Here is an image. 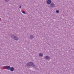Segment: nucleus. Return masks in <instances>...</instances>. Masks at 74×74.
<instances>
[{"mask_svg":"<svg viewBox=\"0 0 74 74\" xmlns=\"http://www.w3.org/2000/svg\"><path fill=\"white\" fill-rule=\"evenodd\" d=\"M44 58L46 59H47V60H49L50 59H51L50 57H49L48 56H46L44 57Z\"/></svg>","mask_w":74,"mask_h":74,"instance_id":"nucleus-2","label":"nucleus"},{"mask_svg":"<svg viewBox=\"0 0 74 74\" xmlns=\"http://www.w3.org/2000/svg\"><path fill=\"white\" fill-rule=\"evenodd\" d=\"M50 7L51 8H54L55 7V5L53 3H51V4L50 5Z\"/></svg>","mask_w":74,"mask_h":74,"instance_id":"nucleus-5","label":"nucleus"},{"mask_svg":"<svg viewBox=\"0 0 74 74\" xmlns=\"http://www.w3.org/2000/svg\"><path fill=\"white\" fill-rule=\"evenodd\" d=\"M13 39H14V40H16V41H18V40H19V38H18V37L16 36H15L14 38Z\"/></svg>","mask_w":74,"mask_h":74,"instance_id":"nucleus-6","label":"nucleus"},{"mask_svg":"<svg viewBox=\"0 0 74 74\" xmlns=\"http://www.w3.org/2000/svg\"><path fill=\"white\" fill-rule=\"evenodd\" d=\"M1 21V18H0V21Z\"/></svg>","mask_w":74,"mask_h":74,"instance_id":"nucleus-15","label":"nucleus"},{"mask_svg":"<svg viewBox=\"0 0 74 74\" xmlns=\"http://www.w3.org/2000/svg\"><path fill=\"white\" fill-rule=\"evenodd\" d=\"M39 56H41V57H42L43 56V54L42 53H40L39 55Z\"/></svg>","mask_w":74,"mask_h":74,"instance_id":"nucleus-10","label":"nucleus"},{"mask_svg":"<svg viewBox=\"0 0 74 74\" xmlns=\"http://www.w3.org/2000/svg\"><path fill=\"white\" fill-rule=\"evenodd\" d=\"M16 36L14 35V34H12V35H11L10 36V37H11V38H13V39H14L15 37Z\"/></svg>","mask_w":74,"mask_h":74,"instance_id":"nucleus-7","label":"nucleus"},{"mask_svg":"<svg viewBox=\"0 0 74 74\" xmlns=\"http://www.w3.org/2000/svg\"><path fill=\"white\" fill-rule=\"evenodd\" d=\"M34 37V36L32 35H31L30 36V38H31V39H33V38Z\"/></svg>","mask_w":74,"mask_h":74,"instance_id":"nucleus-9","label":"nucleus"},{"mask_svg":"<svg viewBox=\"0 0 74 74\" xmlns=\"http://www.w3.org/2000/svg\"><path fill=\"white\" fill-rule=\"evenodd\" d=\"M10 70L11 71H14V68L13 67H10Z\"/></svg>","mask_w":74,"mask_h":74,"instance_id":"nucleus-8","label":"nucleus"},{"mask_svg":"<svg viewBox=\"0 0 74 74\" xmlns=\"http://www.w3.org/2000/svg\"><path fill=\"white\" fill-rule=\"evenodd\" d=\"M56 13H59V11L58 10H56Z\"/></svg>","mask_w":74,"mask_h":74,"instance_id":"nucleus-12","label":"nucleus"},{"mask_svg":"<svg viewBox=\"0 0 74 74\" xmlns=\"http://www.w3.org/2000/svg\"><path fill=\"white\" fill-rule=\"evenodd\" d=\"M26 65L27 67H32L33 68L35 69V70H37L36 65L32 62H29L27 64H26Z\"/></svg>","mask_w":74,"mask_h":74,"instance_id":"nucleus-1","label":"nucleus"},{"mask_svg":"<svg viewBox=\"0 0 74 74\" xmlns=\"http://www.w3.org/2000/svg\"><path fill=\"white\" fill-rule=\"evenodd\" d=\"M20 6L19 7V8H22V7H21V5L20 6Z\"/></svg>","mask_w":74,"mask_h":74,"instance_id":"nucleus-14","label":"nucleus"},{"mask_svg":"<svg viewBox=\"0 0 74 74\" xmlns=\"http://www.w3.org/2000/svg\"><path fill=\"white\" fill-rule=\"evenodd\" d=\"M52 3V1L51 0H48L47 1V3L48 5H49V4H51V3Z\"/></svg>","mask_w":74,"mask_h":74,"instance_id":"nucleus-4","label":"nucleus"},{"mask_svg":"<svg viewBox=\"0 0 74 74\" xmlns=\"http://www.w3.org/2000/svg\"><path fill=\"white\" fill-rule=\"evenodd\" d=\"M21 12L23 14H26V13H25V12L23 11V10H21Z\"/></svg>","mask_w":74,"mask_h":74,"instance_id":"nucleus-11","label":"nucleus"},{"mask_svg":"<svg viewBox=\"0 0 74 74\" xmlns=\"http://www.w3.org/2000/svg\"><path fill=\"white\" fill-rule=\"evenodd\" d=\"M4 67L6 68V69L8 70H10L11 66H4Z\"/></svg>","mask_w":74,"mask_h":74,"instance_id":"nucleus-3","label":"nucleus"},{"mask_svg":"<svg viewBox=\"0 0 74 74\" xmlns=\"http://www.w3.org/2000/svg\"><path fill=\"white\" fill-rule=\"evenodd\" d=\"M5 2H8L9 0H5Z\"/></svg>","mask_w":74,"mask_h":74,"instance_id":"nucleus-13","label":"nucleus"}]
</instances>
